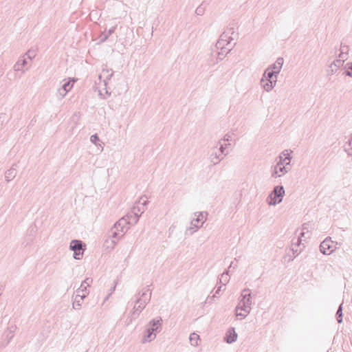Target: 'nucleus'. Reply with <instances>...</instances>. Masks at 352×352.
<instances>
[{"label": "nucleus", "instance_id": "obj_39", "mask_svg": "<svg viewBox=\"0 0 352 352\" xmlns=\"http://www.w3.org/2000/svg\"><path fill=\"white\" fill-rule=\"evenodd\" d=\"M338 69V66H334L333 65L330 64L329 69H327V74L328 75H333L336 73Z\"/></svg>", "mask_w": 352, "mask_h": 352}, {"label": "nucleus", "instance_id": "obj_48", "mask_svg": "<svg viewBox=\"0 0 352 352\" xmlns=\"http://www.w3.org/2000/svg\"><path fill=\"white\" fill-rule=\"evenodd\" d=\"M120 231L115 230L114 231L112 230V234L111 236L113 239H116L118 237H120Z\"/></svg>", "mask_w": 352, "mask_h": 352}, {"label": "nucleus", "instance_id": "obj_29", "mask_svg": "<svg viewBox=\"0 0 352 352\" xmlns=\"http://www.w3.org/2000/svg\"><path fill=\"white\" fill-rule=\"evenodd\" d=\"M189 339H190V342L192 345H193V346H197L198 345L197 341H198V340H199V335H197L195 333H191L190 335Z\"/></svg>", "mask_w": 352, "mask_h": 352}, {"label": "nucleus", "instance_id": "obj_26", "mask_svg": "<svg viewBox=\"0 0 352 352\" xmlns=\"http://www.w3.org/2000/svg\"><path fill=\"white\" fill-rule=\"evenodd\" d=\"M342 75L352 77V63H347L344 68Z\"/></svg>", "mask_w": 352, "mask_h": 352}, {"label": "nucleus", "instance_id": "obj_11", "mask_svg": "<svg viewBox=\"0 0 352 352\" xmlns=\"http://www.w3.org/2000/svg\"><path fill=\"white\" fill-rule=\"evenodd\" d=\"M69 248L74 252L85 250L86 245L84 242L78 239H73L70 242Z\"/></svg>", "mask_w": 352, "mask_h": 352}, {"label": "nucleus", "instance_id": "obj_15", "mask_svg": "<svg viewBox=\"0 0 352 352\" xmlns=\"http://www.w3.org/2000/svg\"><path fill=\"white\" fill-rule=\"evenodd\" d=\"M305 229H307V224L304 223L302 225V229H301V231L299 233L298 236V238L296 239V242H294V240H292V245H294V244L296 245L297 246H299L300 244H301V242L302 241V238H305L306 237V232H305Z\"/></svg>", "mask_w": 352, "mask_h": 352}, {"label": "nucleus", "instance_id": "obj_49", "mask_svg": "<svg viewBox=\"0 0 352 352\" xmlns=\"http://www.w3.org/2000/svg\"><path fill=\"white\" fill-rule=\"evenodd\" d=\"M67 92H66V91H63V89L62 88L59 89H58V94L60 95V98L62 99L63 98H64L66 94H67Z\"/></svg>", "mask_w": 352, "mask_h": 352}, {"label": "nucleus", "instance_id": "obj_5", "mask_svg": "<svg viewBox=\"0 0 352 352\" xmlns=\"http://www.w3.org/2000/svg\"><path fill=\"white\" fill-rule=\"evenodd\" d=\"M252 305L251 291L248 288L242 290L239 302L236 306V310H241L247 314H250Z\"/></svg>", "mask_w": 352, "mask_h": 352}, {"label": "nucleus", "instance_id": "obj_17", "mask_svg": "<svg viewBox=\"0 0 352 352\" xmlns=\"http://www.w3.org/2000/svg\"><path fill=\"white\" fill-rule=\"evenodd\" d=\"M230 51L231 49L226 48L223 50L221 49L219 50H215L214 52H212V53L215 52L217 60H221Z\"/></svg>", "mask_w": 352, "mask_h": 352}, {"label": "nucleus", "instance_id": "obj_56", "mask_svg": "<svg viewBox=\"0 0 352 352\" xmlns=\"http://www.w3.org/2000/svg\"><path fill=\"white\" fill-rule=\"evenodd\" d=\"M115 289H116V285H115L113 287H111V293H110V294L107 296V298H106V299H105V300H107V299L109 298V296L111 294V293L115 290Z\"/></svg>", "mask_w": 352, "mask_h": 352}, {"label": "nucleus", "instance_id": "obj_52", "mask_svg": "<svg viewBox=\"0 0 352 352\" xmlns=\"http://www.w3.org/2000/svg\"><path fill=\"white\" fill-rule=\"evenodd\" d=\"M10 336V334H9V333L7 332V331H6L3 333V337H4V339L7 341L6 344H8L10 342H8V338Z\"/></svg>", "mask_w": 352, "mask_h": 352}, {"label": "nucleus", "instance_id": "obj_4", "mask_svg": "<svg viewBox=\"0 0 352 352\" xmlns=\"http://www.w3.org/2000/svg\"><path fill=\"white\" fill-rule=\"evenodd\" d=\"M195 218L192 219L190 222V226L186 228L185 235H192L197 232L203 225L206 220L208 215L207 212H195Z\"/></svg>", "mask_w": 352, "mask_h": 352}, {"label": "nucleus", "instance_id": "obj_43", "mask_svg": "<svg viewBox=\"0 0 352 352\" xmlns=\"http://www.w3.org/2000/svg\"><path fill=\"white\" fill-rule=\"evenodd\" d=\"M204 12H205V8L203 7V3H201V5H199L196 10H195V13L199 15V16H202L204 14Z\"/></svg>", "mask_w": 352, "mask_h": 352}, {"label": "nucleus", "instance_id": "obj_41", "mask_svg": "<svg viewBox=\"0 0 352 352\" xmlns=\"http://www.w3.org/2000/svg\"><path fill=\"white\" fill-rule=\"evenodd\" d=\"M344 63V58H340L335 59L331 64L333 65L334 66H338V68L340 69L341 66H342Z\"/></svg>", "mask_w": 352, "mask_h": 352}, {"label": "nucleus", "instance_id": "obj_59", "mask_svg": "<svg viewBox=\"0 0 352 352\" xmlns=\"http://www.w3.org/2000/svg\"><path fill=\"white\" fill-rule=\"evenodd\" d=\"M3 74V72H0V76H1Z\"/></svg>", "mask_w": 352, "mask_h": 352}, {"label": "nucleus", "instance_id": "obj_51", "mask_svg": "<svg viewBox=\"0 0 352 352\" xmlns=\"http://www.w3.org/2000/svg\"><path fill=\"white\" fill-rule=\"evenodd\" d=\"M6 114L4 113H0V126L2 125L3 122L5 121Z\"/></svg>", "mask_w": 352, "mask_h": 352}, {"label": "nucleus", "instance_id": "obj_3", "mask_svg": "<svg viewBox=\"0 0 352 352\" xmlns=\"http://www.w3.org/2000/svg\"><path fill=\"white\" fill-rule=\"evenodd\" d=\"M277 74L272 69H266L261 79V85L267 92L272 90L277 81Z\"/></svg>", "mask_w": 352, "mask_h": 352}, {"label": "nucleus", "instance_id": "obj_55", "mask_svg": "<svg viewBox=\"0 0 352 352\" xmlns=\"http://www.w3.org/2000/svg\"><path fill=\"white\" fill-rule=\"evenodd\" d=\"M236 265H235L234 266V261H232V262H231V263H230V266H229V267H228V271H230V269L231 267H233V268L234 269V268L236 267Z\"/></svg>", "mask_w": 352, "mask_h": 352}, {"label": "nucleus", "instance_id": "obj_53", "mask_svg": "<svg viewBox=\"0 0 352 352\" xmlns=\"http://www.w3.org/2000/svg\"><path fill=\"white\" fill-rule=\"evenodd\" d=\"M248 314H247V313H245V314H243V313H241V312L239 313L238 310L236 309V316H241L242 318H245L247 316Z\"/></svg>", "mask_w": 352, "mask_h": 352}, {"label": "nucleus", "instance_id": "obj_37", "mask_svg": "<svg viewBox=\"0 0 352 352\" xmlns=\"http://www.w3.org/2000/svg\"><path fill=\"white\" fill-rule=\"evenodd\" d=\"M16 325H11L7 329V330H6L7 332H8L9 334H10V336L8 338V342H10V340L13 338L14 333L16 331Z\"/></svg>", "mask_w": 352, "mask_h": 352}, {"label": "nucleus", "instance_id": "obj_40", "mask_svg": "<svg viewBox=\"0 0 352 352\" xmlns=\"http://www.w3.org/2000/svg\"><path fill=\"white\" fill-rule=\"evenodd\" d=\"M286 160L281 155H279L276 159V164L275 165L285 166Z\"/></svg>", "mask_w": 352, "mask_h": 352}, {"label": "nucleus", "instance_id": "obj_2", "mask_svg": "<svg viewBox=\"0 0 352 352\" xmlns=\"http://www.w3.org/2000/svg\"><path fill=\"white\" fill-rule=\"evenodd\" d=\"M162 321L161 317L150 320L142 339V343L150 342L156 338L157 333L160 332L162 329Z\"/></svg>", "mask_w": 352, "mask_h": 352}, {"label": "nucleus", "instance_id": "obj_42", "mask_svg": "<svg viewBox=\"0 0 352 352\" xmlns=\"http://www.w3.org/2000/svg\"><path fill=\"white\" fill-rule=\"evenodd\" d=\"M85 251V250H80V251L74 252V254H73L74 258H75L76 260L81 259L82 258Z\"/></svg>", "mask_w": 352, "mask_h": 352}, {"label": "nucleus", "instance_id": "obj_14", "mask_svg": "<svg viewBox=\"0 0 352 352\" xmlns=\"http://www.w3.org/2000/svg\"><path fill=\"white\" fill-rule=\"evenodd\" d=\"M229 34H234V28H230L227 30V31L223 32L219 38H222L223 41L224 43L226 42V45H229L231 42V41L233 39L231 36H228Z\"/></svg>", "mask_w": 352, "mask_h": 352}, {"label": "nucleus", "instance_id": "obj_30", "mask_svg": "<svg viewBox=\"0 0 352 352\" xmlns=\"http://www.w3.org/2000/svg\"><path fill=\"white\" fill-rule=\"evenodd\" d=\"M88 294L87 292H83V289L82 288H78L76 291V296L77 298H81L82 301L83 299L87 296V294Z\"/></svg>", "mask_w": 352, "mask_h": 352}, {"label": "nucleus", "instance_id": "obj_21", "mask_svg": "<svg viewBox=\"0 0 352 352\" xmlns=\"http://www.w3.org/2000/svg\"><path fill=\"white\" fill-rule=\"evenodd\" d=\"M229 271L226 270L223 274H221L220 278H219V281L222 284L223 286H226V285L229 282Z\"/></svg>", "mask_w": 352, "mask_h": 352}, {"label": "nucleus", "instance_id": "obj_25", "mask_svg": "<svg viewBox=\"0 0 352 352\" xmlns=\"http://www.w3.org/2000/svg\"><path fill=\"white\" fill-rule=\"evenodd\" d=\"M228 45H226V42L224 43V41H223V39L222 38H219V40L217 41V42L216 43L215 45H214V49H212V52H214L215 50H223V49H226L227 48V46Z\"/></svg>", "mask_w": 352, "mask_h": 352}, {"label": "nucleus", "instance_id": "obj_38", "mask_svg": "<svg viewBox=\"0 0 352 352\" xmlns=\"http://www.w3.org/2000/svg\"><path fill=\"white\" fill-rule=\"evenodd\" d=\"M292 151L291 150H284L280 155H281L285 159H286L288 161H291L292 156L291 153Z\"/></svg>", "mask_w": 352, "mask_h": 352}, {"label": "nucleus", "instance_id": "obj_50", "mask_svg": "<svg viewBox=\"0 0 352 352\" xmlns=\"http://www.w3.org/2000/svg\"><path fill=\"white\" fill-rule=\"evenodd\" d=\"M231 140V136L230 135H229L228 133L226 134L223 138L220 140L221 142V141H224V142H229L230 140Z\"/></svg>", "mask_w": 352, "mask_h": 352}, {"label": "nucleus", "instance_id": "obj_27", "mask_svg": "<svg viewBox=\"0 0 352 352\" xmlns=\"http://www.w3.org/2000/svg\"><path fill=\"white\" fill-rule=\"evenodd\" d=\"M91 283L92 278H87L82 282L79 288H82L83 289V292H87V287H89Z\"/></svg>", "mask_w": 352, "mask_h": 352}, {"label": "nucleus", "instance_id": "obj_45", "mask_svg": "<svg viewBox=\"0 0 352 352\" xmlns=\"http://www.w3.org/2000/svg\"><path fill=\"white\" fill-rule=\"evenodd\" d=\"M27 56L28 58L32 60L36 56L35 52L34 50H28L24 55Z\"/></svg>", "mask_w": 352, "mask_h": 352}, {"label": "nucleus", "instance_id": "obj_54", "mask_svg": "<svg viewBox=\"0 0 352 352\" xmlns=\"http://www.w3.org/2000/svg\"><path fill=\"white\" fill-rule=\"evenodd\" d=\"M285 168H287V173H288L289 170H290V168H291L290 161H288L287 162H286L285 164Z\"/></svg>", "mask_w": 352, "mask_h": 352}, {"label": "nucleus", "instance_id": "obj_23", "mask_svg": "<svg viewBox=\"0 0 352 352\" xmlns=\"http://www.w3.org/2000/svg\"><path fill=\"white\" fill-rule=\"evenodd\" d=\"M220 155L221 154H218L217 152H212L210 154V159L214 165L217 164L222 160V158L220 157Z\"/></svg>", "mask_w": 352, "mask_h": 352}, {"label": "nucleus", "instance_id": "obj_7", "mask_svg": "<svg viewBox=\"0 0 352 352\" xmlns=\"http://www.w3.org/2000/svg\"><path fill=\"white\" fill-rule=\"evenodd\" d=\"M334 242L331 237H327L320 245V251L324 255H329L333 252V244Z\"/></svg>", "mask_w": 352, "mask_h": 352}, {"label": "nucleus", "instance_id": "obj_24", "mask_svg": "<svg viewBox=\"0 0 352 352\" xmlns=\"http://www.w3.org/2000/svg\"><path fill=\"white\" fill-rule=\"evenodd\" d=\"M116 29V26H113L110 29H109L108 32L107 34L104 33L102 35L100 36V41L102 42H104L105 41H107L109 36L115 32Z\"/></svg>", "mask_w": 352, "mask_h": 352}, {"label": "nucleus", "instance_id": "obj_32", "mask_svg": "<svg viewBox=\"0 0 352 352\" xmlns=\"http://www.w3.org/2000/svg\"><path fill=\"white\" fill-rule=\"evenodd\" d=\"M81 302H82V298H80V299L77 298L76 296H75V297L74 298V301H73V304H72L73 309H80L81 307Z\"/></svg>", "mask_w": 352, "mask_h": 352}, {"label": "nucleus", "instance_id": "obj_44", "mask_svg": "<svg viewBox=\"0 0 352 352\" xmlns=\"http://www.w3.org/2000/svg\"><path fill=\"white\" fill-rule=\"evenodd\" d=\"M111 72L110 74H109V69H107V70L103 69V70H102V73H103V74H105V73L108 74L107 75V76H106V79H105V80H104V85H107V80L111 79V77L113 76V72L111 69Z\"/></svg>", "mask_w": 352, "mask_h": 352}, {"label": "nucleus", "instance_id": "obj_35", "mask_svg": "<svg viewBox=\"0 0 352 352\" xmlns=\"http://www.w3.org/2000/svg\"><path fill=\"white\" fill-rule=\"evenodd\" d=\"M298 246H297L296 245L294 244L290 248V251H292L293 252L294 257L293 258H290L289 259V261H293V259L300 253V250H298Z\"/></svg>", "mask_w": 352, "mask_h": 352}, {"label": "nucleus", "instance_id": "obj_1", "mask_svg": "<svg viewBox=\"0 0 352 352\" xmlns=\"http://www.w3.org/2000/svg\"><path fill=\"white\" fill-rule=\"evenodd\" d=\"M151 290L149 289V285L142 294L138 293V297L135 300V305L133 307V311L131 315V321L136 319L140 314L142 311L145 308L146 304L150 301L151 297Z\"/></svg>", "mask_w": 352, "mask_h": 352}, {"label": "nucleus", "instance_id": "obj_18", "mask_svg": "<svg viewBox=\"0 0 352 352\" xmlns=\"http://www.w3.org/2000/svg\"><path fill=\"white\" fill-rule=\"evenodd\" d=\"M126 219H127L128 224L135 225L138 221L140 217L138 214H133L131 211L126 215Z\"/></svg>", "mask_w": 352, "mask_h": 352}, {"label": "nucleus", "instance_id": "obj_58", "mask_svg": "<svg viewBox=\"0 0 352 352\" xmlns=\"http://www.w3.org/2000/svg\"><path fill=\"white\" fill-rule=\"evenodd\" d=\"M111 242L113 244L112 245V248H113L114 247V245H116V242L114 239H112Z\"/></svg>", "mask_w": 352, "mask_h": 352}, {"label": "nucleus", "instance_id": "obj_12", "mask_svg": "<svg viewBox=\"0 0 352 352\" xmlns=\"http://www.w3.org/2000/svg\"><path fill=\"white\" fill-rule=\"evenodd\" d=\"M284 63V59L282 57H278L276 62L270 65L267 69H272L276 72V74H278L282 69Z\"/></svg>", "mask_w": 352, "mask_h": 352}, {"label": "nucleus", "instance_id": "obj_20", "mask_svg": "<svg viewBox=\"0 0 352 352\" xmlns=\"http://www.w3.org/2000/svg\"><path fill=\"white\" fill-rule=\"evenodd\" d=\"M145 208L144 206H141L138 202L135 206H134L131 210L132 212L135 214H138L140 217L141 214L144 212Z\"/></svg>", "mask_w": 352, "mask_h": 352}, {"label": "nucleus", "instance_id": "obj_16", "mask_svg": "<svg viewBox=\"0 0 352 352\" xmlns=\"http://www.w3.org/2000/svg\"><path fill=\"white\" fill-rule=\"evenodd\" d=\"M27 63L26 58L24 56L21 57L14 64L13 67L14 70L16 72L22 71L23 67L27 65Z\"/></svg>", "mask_w": 352, "mask_h": 352}, {"label": "nucleus", "instance_id": "obj_8", "mask_svg": "<svg viewBox=\"0 0 352 352\" xmlns=\"http://www.w3.org/2000/svg\"><path fill=\"white\" fill-rule=\"evenodd\" d=\"M287 173L285 166L274 165L272 166L271 176L273 178H278Z\"/></svg>", "mask_w": 352, "mask_h": 352}, {"label": "nucleus", "instance_id": "obj_57", "mask_svg": "<svg viewBox=\"0 0 352 352\" xmlns=\"http://www.w3.org/2000/svg\"><path fill=\"white\" fill-rule=\"evenodd\" d=\"M305 232L307 234H308L307 237H309L310 234H309V231L308 225H307V229H305Z\"/></svg>", "mask_w": 352, "mask_h": 352}, {"label": "nucleus", "instance_id": "obj_36", "mask_svg": "<svg viewBox=\"0 0 352 352\" xmlns=\"http://www.w3.org/2000/svg\"><path fill=\"white\" fill-rule=\"evenodd\" d=\"M16 325H11L7 329V330H6L7 332H8L9 334H10V336L8 338V342H10V340L13 338L14 333L16 331Z\"/></svg>", "mask_w": 352, "mask_h": 352}, {"label": "nucleus", "instance_id": "obj_33", "mask_svg": "<svg viewBox=\"0 0 352 352\" xmlns=\"http://www.w3.org/2000/svg\"><path fill=\"white\" fill-rule=\"evenodd\" d=\"M223 286V285H220L219 286L216 291H215V293L214 294H213L212 296H208L206 299V302H208V303H211L212 302V300L217 297V295L219 294V292L221 291V289Z\"/></svg>", "mask_w": 352, "mask_h": 352}, {"label": "nucleus", "instance_id": "obj_34", "mask_svg": "<svg viewBox=\"0 0 352 352\" xmlns=\"http://www.w3.org/2000/svg\"><path fill=\"white\" fill-rule=\"evenodd\" d=\"M348 48L349 47L347 45H344L342 44L341 45L340 54L339 55V58H346V56L347 55Z\"/></svg>", "mask_w": 352, "mask_h": 352}, {"label": "nucleus", "instance_id": "obj_22", "mask_svg": "<svg viewBox=\"0 0 352 352\" xmlns=\"http://www.w3.org/2000/svg\"><path fill=\"white\" fill-rule=\"evenodd\" d=\"M343 303H341L337 309V311L336 313V318L338 323L340 324L343 321V307H342Z\"/></svg>", "mask_w": 352, "mask_h": 352}, {"label": "nucleus", "instance_id": "obj_31", "mask_svg": "<svg viewBox=\"0 0 352 352\" xmlns=\"http://www.w3.org/2000/svg\"><path fill=\"white\" fill-rule=\"evenodd\" d=\"M349 150L352 151V135L348 142H346L344 146V151L348 153L349 155H352V153L349 152Z\"/></svg>", "mask_w": 352, "mask_h": 352}, {"label": "nucleus", "instance_id": "obj_13", "mask_svg": "<svg viewBox=\"0 0 352 352\" xmlns=\"http://www.w3.org/2000/svg\"><path fill=\"white\" fill-rule=\"evenodd\" d=\"M17 164H14L10 169L5 173V179L7 182L12 181L17 174Z\"/></svg>", "mask_w": 352, "mask_h": 352}, {"label": "nucleus", "instance_id": "obj_28", "mask_svg": "<svg viewBox=\"0 0 352 352\" xmlns=\"http://www.w3.org/2000/svg\"><path fill=\"white\" fill-rule=\"evenodd\" d=\"M90 141L91 143L95 144L96 146H101V144L100 143V140L97 133H95L90 137Z\"/></svg>", "mask_w": 352, "mask_h": 352}, {"label": "nucleus", "instance_id": "obj_6", "mask_svg": "<svg viewBox=\"0 0 352 352\" xmlns=\"http://www.w3.org/2000/svg\"><path fill=\"white\" fill-rule=\"evenodd\" d=\"M285 192V191L283 186L278 185L274 186L267 197L268 204L270 206H276L282 202Z\"/></svg>", "mask_w": 352, "mask_h": 352}, {"label": "nucleus", "instance_id": "obj_19", "mask_svg": "<svg viewBox=\"0 0 352 352\" xmlns=\"http://www.w3.org/2000/svg\"><path fill=\"white\" fill-rule=\"evenodd\" d=\"M76 81V79H75L74 78H69L68 80L62 85L61 88L63 89V91H66V92H68L72 88Z\"/></svg>", "mask_w": 352, "mask_h": 352}, {"label": "nucleus", "instance_id": "obj_47", "mask_svg": "<svg viewBox=\"0 0 352 352\" xmlns=\"http://www.w3.org/2000/svg\"><path fill=\"white\" fill-rule=\"evenodd\" d=\"M219 145H220L219 148V151H220V153H221V154H223V153H224V151H225L226 148L227 147V146H228V145H230V144H221V140H219Z\"/></svg>", "mask_w": 352, "mask_h": 352}, {"label": "nucleus", "instance_id": "obj_10", "mask_svg": "<svg viewBox=\"0 0 352 352\" xmlns=\"http://www.w3.org/2000/svg\"><path fill=\"white\" fill-rule=\"evenodd\" d=\"M128 222L127 219L125 217L120 219L116 223H115L113 226V228L115 230L120 231L122 234H121V236L124 234V232L128 230Z\"/></svg>", "mask_w": 352, "mask_h": 352}, {"label": "nucleus", "instance_id": "obj_46", "mask_svg": "<svg viewBox=\"0 0 352 352\" xmlns=\"http://www.w3.org/2000/svg\"><path fill=\"white\" fill-rule=\"evenodd\" d=\"M139 204L141 206H144V208L146 209V207L147 204H148V201L146 199V197L145 199L144 197H141L138 201Z\"/></svg>", "mask_w": 352, "mask_h": 352}, {"label": "nucleus", "instance_id": "obj_9", "mask_svg": "<svg viewBox=\"0 0 352 352\" xmlns=\"http://www.w3.org/2000/svg\"><path fill=\"white\" fill-rule=\"evenodd\" d=\"M237 337L234 327H230L226 332L223 340L228 344H232L236 341Z\"/></svg>", "mask_w": 352, "mask_h": 352}]
</instances>
